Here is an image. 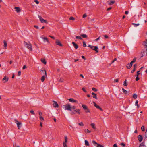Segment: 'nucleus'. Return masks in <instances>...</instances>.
I'll return each mask as SVG.
<instances>
[{
    "mask_svg": "<svg viewBox=\"0 0 147 147\" xmlns=\"http://www.w3.org/2000/svg\"><path fill=\"white\" fill-rule=\"evenodd\" d=\"M24 46L29 49L30 51H32V46L30 42H28V43H27L25 41H24Z\"/></svg>",
    "mask_w": 147,
    "mask_h": 147,
    "instance_id": "1",
    "label": "nucleus"
},
{
    "mask_svg": "<svg viewBox=\"0 0 147 147\" xmlns=\"http://www.w3.org/2000/svg\"><path fill=\"white\" fill-rule=\"evenodd\" d=\"M88 47H90L92 50H94L96 53H98V47L97 46H93L89 45Z\"/></svg>",
    "mask_w": 147,
    "mask_h": 147,
    "instance_id": "2",
    "label": "nucleus"
},
{
    "mask_svg": "<svg viewBox=\"0 0 147 147\" xmlns=\"http://www.w3.org/2000/svg\"><path fill=\"white\" fill-rule=\"evenodd\" d=\"M64 107V109L65 110L71 111V107L70 104H67L63 106Z\"/></svg>",
    "mask_w": 147,
    "mask_h": 147,
    "instance_id": "3",
    "label": "nucleus"
},
{
    "mask_svg": "<svg viewBox=\"0 0 147 147\" xmlns=\"http://www.w3.org/2000/svg\"><path fill=\"white\" fill-rule=\"evenodd\" d=\"M82 107L86 113H89L90 111L88 107L85 105L82 104Z\"/></svg>",
    "mask_w": 147,
    "mask_h": 147,
    "instance_id": "4",
    "label": "nucleus"
},
{
    "mask_svg": "<svg viewBox=\"0 0 147 147\" xmlns=\"http://www.w3.org/2000/svg\"><path fill=\"white\" fill-rule=\"evenodd\" d=\"M92 143L95 146H96V145H97V147H104L103 146L101 145L100 144H98L95 141L93 140L92 141Z\"/></svg>",
    "mask_w": 147,
    "mask_h": 147,
    "instance_id": "5",
    "label": "nucleus"
},
{
    "mask_svg": "<svg viewBox=\"0 0 147 147\" xmlns=\"http://www.w3.org/2000/svg\"><path fill=\"white\" fill-rule=\"evenodd\" d=\"M67 142V136L65 137V141L63 142V147H67L66 143Z\"/></svg>",
    "mask_w": 147,
    "mask_h": 147,
    "instance_id": "6",
    "label": "nucleus"
},
{
    "mask_svg": "<svg viewBox=\"0 0 147 147\" xmlns=\"http://www.w3.org/2000/svg\"><path fill=\"white\" fill-rule=\"evenodd\" d=\"M15 123L17 124V127L19 129H20L21 127V123H20L18 120L16 119L15 120Z\"/></svg>",
    "mask_w": 147,
    "mask_h": 147,
    "instance_id": "7",
    "label": "nucleus"
},
{
    "mask_svg": "<svg viewBox=\"0 0 147 147\" xmlns=\"http://www.w3.org/2000/svg\"><path fill=\"white\" fill-rule=\"evenodd\" d=\"M93 103L94 104V106L97 109H100L101 111H103V110L99 105H98L95 102H93Z\"/></svg>",
    "mask_w": 147,
    "mask_h": 147,
    "instance_id": "8",
    "label": "nucleus"
},
{
    "mask_svg": "<svg viewBox=\"0 0 147 147\" xmlns=\"http://www.w3.org/2000/svg\"><path fill=\"white\" fill-rule=\"evenodd\" d=\"M38 17L39 18L40 21L42 23H46L47 21L46 20L44 19L42 17L39 15H38Z\"/></svg>",
    "mask_w": 147,
    "mask_h": 147,
    "instance_id": "9",
    "label": "nucleus"
},
{
    "mask_svg": "<svg viewBox=\"0 0 147 147\" xmlns=\"http://www.w3.org/2000/svg\"><path fill=\"white\" fill-rule=\"evenodd\" d=\"M8 79L9 78L8 77H7L6 76H5L2 80L3 82L5 83L7 82Z\"/></svg>",
    "mask_w": 147,
    "mask_h": 147,
    "instance_id": "10",
    "label": "nucleus"
},
{
    "mask_svg": "<svg viewBox=\"0 0 147 147\" xmlns=\"http://www.w3.org/2000/svg\"><path fill=\"white\" fill-rule=\"evenodd\" d=\"M55 43L57 45L60 46H63L62 44L61 43L60 41L58 39L56 40Z\"/></svg>",
    "mask_w": 147,
    "mask_h": 147,
    "instance_id": "11",
    "label": "nucleus"
},
{
    "mask_svg": "<svg viewBox=\"0 0 147 147\" xmlns=\"http://www.w3.org/2000/svg\"><path fill=\"white\" fill-rule=\"evenodd\" d=\"M41 72V74L43 75H47L46 71L44 69H41L40 70Z\"/></svg>",
    "mask_w": 147,
    "mask_h": 147,
    "instance_id": "12",
    "label": "nucleus"
},
{
    "mask_svg": "<svg viewBox=\"0 0 147 147\" xmlns=\"http://www.w3.org/2000/svg\"><path fill=\"white\" fill-rule=\"evenodd\" d=\"M132 63L131 62L129 63L126 65V67L128 69H130L132 65Z\"/></svg>",
    "mask_w": 147,
    "mask_h": 147,
    "instance_id": "13",
    "label": "nucleus"
},
{
    "mask_svg": "<svg viewBox=\"0 0 147 147\" xmlns=\"http://www.w3.org/2000/svg\"><path fill=\"white\" fill-rule=\"evenodd\" d=\"M68 100L69 102L72 103L76 102L78 103V101L77 100H75L73 98H70L68 99Z\"/></svg>",
    "mask_w": 147,
    "mask_h": 147,
    "instance_id": "14",
    "label": "nucleus"
},
{
    "mask_svg": "<svg viewBox=\"0 0 147 147\" xmlns=\"http://www.w3.org/2000/svg\"><path fill=\"white\" fill-rule=\"evenodd\" d=\"M138 140L140 142H141L142 140L143 139L142 136L141 135H140L139 136H138Z\"/></svg>",
    "mask_w": 147,
    "mask_h": 147,
    "instance_id": "15",
    "label": "nucleus"
},
{
    "mask_svg": "<svg viewBox=\"0 0 147 147\" xmlns=\"http://www.w3.org/2000/svg\"><path fill=\"white\" fill-rule=\"evenodd\" d=\"M53 102H54L53 105V106L55 108L58 107V105L57 102L55 101H53Z\"/></svg>",
    "mask_w": 147,
    "mask_h": 147,
    "instance_id": "16",
    "label": "nucleus"
},
{
    "mask_svg": "<svg viewBox=\"0 0 147 147\" xmlns=\"http://www.w3.org/2000/svg\"><path fill=\"white\" fill-rule=\"evenodd\" d=\"M142 44L145 47H147V39L145 41L143 42Z\"/></svg>",
    "mask_w": 147,
    "mask_h": 147,
    "instance_id": "17",
    "label": "nucleus"
},
{
    "mask_svg": "<svg viewBox=\"0 0 147 147\" xmlns=\"http://www.w3.org/2000/svg\"><path fill=\"white\" fill-rule=\"evenodd\" d=\"M72 44L73 45V46H74V47L76 49H77L78 48V45L76 44L75 42H72Z\"/></svg>",
    "mask_w": 147,
    "mask_h": 147,
    "instance_id": "18",
    "label": "nucleus"
},
{
    "mask_svg": "<svg viewBox=\"0 0 147 147\" xmlns=\"http://www.w3.org/2000/svg\"><path fill=\"white\" fill-rule=\"evenodd\" d=\"M109 2L108 4L109 5L113 4L115 2V1L113 0H111L108 1Z\"/></svg>",
    "mask_w": 147,
    "mask_h": 147,
    "instance_id": "19",
    "label": "nucleus"
},
{
    "mask_svg": "<svg viewBox=\"0 0 147 147\" xmlns=\"http://www.w3.org/2000/svg\"><path fill=\"white\" fill-rule=\"evenodd\" d=\"M15 8L16 9V11L17 13H18L20 12V10L19 7H16Z\"/></svg>",
    "mask_w": 147,
    "mask_h": 147,
    "instance_id": "20",
    "label": "nucleus"
},
{
    "mask_svg": "<svg viewBox=\"0 0 147 147\" xmlns=\"http://www.w3.org/2000/svg\"><path fill=\"white\" fill-rule=\"evenodd\" d=\"M42 38L44 40V42H45L46 41H47L48 43H49V41L48 39L46 37H44V38Z\"/></svg>",
    "mask_w": 147,
    "mask_h": 147,
    "instance_id": "21",
    "label": "nucleus"
},
{
    "mask_svg": "<svg viewBox=\"0 0 147 147\" xmlns=\"http://www.w3.org/2000/svg\"><path fill=\"white\" fill-rule=\"evenodd\" d=\"M4 48H6V47L7 46V42L5 40H4Z\"/></svg>",
    "mask_w": 147,
    "mask_h": 147,
    "instance_id": "22",
    "label": "nucleus"
},
{
    "mask_svg": "<svg viewBox=\"0 0 147 147\" xmlns=\"http://www.w3.org/2000/svg\"><path fill=\"white\" fill-rule=\"evenodd\" d=\"M45 76H47V75H43L41 77V80L42 82H43L44 81Z\"/></svg>",
    "mask_w": 147,
    "mask_h": 147,
    "instance_id": "23",
    "label": "nucleus"
},
{
    "mask_svg": "<svg viewBox=\"0 0 147 147\" xmlns=\"http://www.w3.org/2000/svg\"><path fill=\"white\" fill-rule=\"evenodd\" d=\"M85 144L86 146H89V144L88 142L86 140H85Z\"/></svg>",
    "mask_w": 147,
    "mask_h": 147,
    "instance_id": "24",
    "label": "nucleus"
},
{
    "mask_svg": "<svg viewBox=\"0 0 147 147\" xmlns=\"http://www.w3.org/2000/svg\"><path fill=\"white\" fill-rule=\"evenodd\" d=\"M90 125L93 129H96V128L95 127V125L94 123H92Z\"/></svg>",
    "mask_w": 147,
    "mask_h": 147,
    "instance_id": "25",
    "label": "nucleus"
},
{
    "mask_svg": "<svg viewBox=\"0 0 147 147\" xmlns=\"http://www.w3.org/2000/svg\"><path fill=\"white\" fill-rule=\"evenodd\" d=\"M41 61L45 65L46 64V62L45 59L42 58L41 59Z\"/></svg>",
    "mask_w": 147,
    "mask_h": 147,
    "instance_id": "26",
    "label": "nucleus"
},
{
    "mask_svg": "<svg viewBox=\"0 0 147 147\" xmlns=\"http://www.w3.org/2000/svg\"><path fill=\"white\" fill-rule=\"evenodd\" d=\"M122 90L123 92L124 93V94H127V93H128L127 91L125 89H124L123 88L122 89Z\"/></svg>",
    "mask_w": 147,
    "mask_h": 147,
    "instance_id": "27",
    "label": "nucleus"
},
{
    "mask_svg": "<svg viewBox=\"0 0 147 147\" xmlns=\"http://www.w3.org/2000/svg\"><path fill=\"white\" fill-rule=\"evenodd\" d=\"M80 36L83 38H87V35L85 34H81Z\"/></svg>",
    "mask_w": 147,
    "mask_h": 147,
    "instance_id": "28",
    "label": "nucleus"
},
{
    "mask_svg": "<svg viewBox=\"0 0 147 147\" xmlns=\"http://www.w3.org/2000/svg\"><path fill=\"white\" fill-rule=\"evenodd\" d=\"M141 56L140 58L142 57L144 55V51H142L140 53Z\"/></svg>",
    "mask_w": 147,
    "mask_h": 147,
    "instance_id": "29",
    "label": "nucleus"
},
{
    "mask_svg": "<svg viewBox=\"0 0 147 147\" xmlns=\"http://www.w3.org/2000/svg\"><path fill=\"white\" fill-rule=\"evenodd\" d=\"M80 110L79 109H76L75 110V111L77 113H78V114H80Z\"/></svg>",
    "mask_w": 147,
    "mask_h": 147,
    "instance_id": "30",
    "label": "nucleus"
},
{
    "mask_svg": "<svg viewBox=\"0 0 147 147\" xmlns=\"http://www.w3.org/2000/svg\"><path fill=\"white\" fill-rule=\"evenodd\" d=\"M127 83L126 82V79H125L123 85L125 86H127Z\"/></svg>",
    "mask_w": 147,
    "mask_h": 147,
    "instance_id": "31",
    "label": "nucleus"
},
{
    "mask_svg": "<svg viewBox=\"0 0 147 147\" xmlns=\"http://www.w3.org/2000/svg\"><path fill=\"white\" fill-rule=\"evenodd\" d=\"M136 57H135L133 59V60L131 62L133 64L136 61Z\"/></svg>",
    "mask_w": 147,
    "mask_h": 147,
    "instance_id": "32",
    "label": "nucleus"
},
{
    "mask_svg": "<svg viewBox=\"0 0 147 147\" xmlns=\"http://www.w3.org/2000/svg\"><path fill=\"white\" fill-rule=\"evenodd\" d=\"M85 132L86 133H90L91 132V131H90L88 130V129H86L84 130Z\"/></svg>",
    "mask_w": 147,
    "mask_h": 147,
    "instance_id": "33",
    "label": "nucleus"
},
{
    "mask_svg": "<svg viewBox=\"0 0 147 147\" xmlns=\"http://www.w3.org/2000/svg\"><path fill=\"white\" fill-rule=\"evenodd\" d=\"M132 24L133 25L134 27H137V26H138L139 25V24H135L133 23Z\"/></svg>",
    "mask_w": 147,
    "mask_h": 147,
    "instance_id": "34",
    "label": "nucleus"
},
{
    "mask_svg": "<svg viewBox=\"0 0 147 147\" xmlns=\"http://www.w3.org/2000/svg\"><path fill=\"white\" fill-rule=\"evenodd\" d=\"M133 97L134 98L136 99L137 97V95L136 94H134L133 95Z\"/></svg>",
    "mask_w": 147,
    "mask_h": 147,
    "instance_id": "35",
    "label": "nucleus"
},
{
    "mask_svg": "<svg viewBox=\"0 0 147 147\" xmlns=\"http://www.w3.org/2000/svg\"><path fill=\"white\" fill-rule=\"evenodd\" d=\"M81 37V36H76V39H80V40H82V39Z\"/></svg>",
    "mask_w": 147,
    "mask_h": 147,
    "instance_id": "36",
    "label": "nucleus"
},
{
    "mask_svg": "<svg viewBox=\"0 0 147 147\" xmlns=\"http://www.w3.org/2000/svg\"><path fill=\"white\" fill-rule=\"evenodd\" d=\"M78 125L80 126H83L84 125L83 124V122H82L79 123H78Z\"/></svg>",
    "mask_w": 147,
    "mask_h": 147,
    "instance_id": "37",
    "label": "nucleus"
},
{
    "mask_svg": "<svg viewBox=\"0 0 147 147\" xmlns=\"http://www.w3.org/2000/svg\"><path fill=\"white\" fill-rule=\"evenodd\" d=\"M141 129L143 131H145L144 126H142V127H141Z\"/></svg>",
    "mask_w": 147,
    "mask_h": 147,
    "instance_id": "38",
    "label": "nucleus"
},
{
    "mask_svg": "<svg viewBox=\"0 0 147 147\" xmlns=\"http://www.w3.org/2000/svg\"><path fill=\"white\" fill-rule=\"evenodd\" d=\"M93 97L96 99H97V94H95L93 96Z\"/></svg>",
    "mask_w": 147,
    "mask_h": 147,
    "instance_id": "39",
    "label": "nucleus"
},
{
    "mask_svg": "<svg viewBox=\"0 0 147 147\" xmlns=\"http://www.w3.org/2000/svg\"><path fill=\"white\" fill-rule=\"evenodd\" d=\"M83 45L84 47H86V45L84 41L83 42Z\"/></svg>",
    "mask_w": 147,
    "mask_h": 147,
    "instance_id": "40",
    "label": "nucleus"
},
{
    "mask_svg": "<svg viewBox=\"0 0 147 147\" xmlns=\"http://www.w3.org/2000/svg\"><path fill=\"white\" fill-rule=\"evenodd\" d=\"M140 147H146L145 146L142 144H140Z\"/></svg>",
    "mask_w": 147,
    "mask_h": 147,
    "instance_id": "41",
    "label": "nucleus"
},
{
    "mask_svg": "<svg viewBox=\"0 0 147 147\" xmlns=\"http://www.w3.org/2000/svg\"><path fill=\"white\" fill-rule=\"evenodd\" d=\"M119 81V79H115L114 80V82H117Z\"/></svg>",
    "mask_w": 147,
    "mask_h": 147,
    "instance_id": "42",
    "label": "nucleus"
},
{
    "mask_svg": "<svg viewBox=\"0 0 147 147\" xmlns=\"http://www.w3.org/2000/svg\"><path fill=\"white\" fill-rule=\"evenodd\" d=\"M92 90L93 91H94V92H96L97 91V90L94 88H93Z\"/></svg>",
    "mask_w": 147,
    "mask_h": 147,
    "instance_id": "43",
    "label": "nucleus"
},
{
    "mask_svg": "<svg viewBox=\"0 0 147 147\" xmlns=\"http://www.w3.org/2000/svg\"><path fill=\"white\" fill-rule=\"evenodd\" d=\"M59 81L61 82H63L64 81V79L63 78H60L59 80Z\"/></svg>",
    "mask_w": 147,
    "mask_h": 147,
    "instance_id": "44",
    "label": "nucleus"
},
{
    "mask_svg": "<svg viewBox=\"0 0 147 147\" xmlns=\"http://www.w3.org/2000/svg\"><path fill=\"white\" fill-rule=\"evenodd\" d=\"M34 1L37 4H38L39 3V2L38 1V0H34Z\"/></svg>",
    "mask_w": 147,
    "mask_h": 147,
    "instance_id": "45",
    "label": "nucleus"
},
{
    "mask_svg": "<svg viewBox=\"0 0 147 147\" xmlns=\"http://www.w3.org/2000/svg\"><path fill=\"white\" fill-rule=\"evenodd\" d=\"M70 20H75V18L72 17H70L69 18Z\"/></svg>",
    "mask_w": 147,
    "mask_h": 147,
    "instance_id": "46",
    "label": "nucleus"
},
{
    "mask_svg": "<svg viewBox=\"0 0 147 147\" xmlns=\"http://www.w3.org/2000/svg\"><path fill=\"white\" fill-rule=\"evenodd\" d=\"M30 112L32 114L34 115L35 113H34V112L33 110H31Z\"/></svg>",
    "mask_w": 147,
    "mask_h": 147,
    "instance_id": "47",
    "label": "nucleus"
},
{
    "mask_svg": "<svg viewBox=\"0 0 147 147\" xmlns=\"http://www.w3.org/2000/svg\"><path fill=\"white\" fill-rule=\"evenodd\" d=\"M39 118L40 119V120H41V121H43L44 120V118L42 117H42H39Z\"/></svg>",
    "mask_w": 147,
    "mask_h": 147,
    "instance_id": "48",
    "label": "nucleus"
},
{
    "mask_svg": "<svg viewBox=\"0 0 147 147\" xmlns=\"http://www.w3.org/2000/svg\"><path fill=\"white\" fill-rule=\"evenodd\" d=\"M137 67V65L136 64H135L134 65V69H136V68Z\"/></svg>",
    "mask_w": 147,
    "mask_h": 147,
    "instance_id": "49",
    "label": "nucleus"
},
{
    "mask_svg": "<svg viewBox=\"0 0 147 147\" xmlns=\"http://www.w3.org/2000/svg\"><path fill=\"white\" fill-rule=\"evenodd\" d=\"M139 77L138 76H137L136 78V81H138L139 80Z\"/></svg>",
    "mask_w": 147,
    "mask_h": 147,
    "instance_id": "50",
    "label": "nucleus"
},
{
    "mask_svg": "<svg viewBox=\"0 0 147 147\" xmlns=\"http://www.w3.org/2000/svg\"><path fill=\"white\" fill-rule=\"evenodd\" d=\"M100 36H99L98 38H96V39L95 40H94L95 41H98V40L99 39H100Z\"/></svg>",
    "mask_w": 147,
    "mask_h": 147,
    "instance_id": "51",
    "label": "nucleus"
},
{
    "mask_svg": "<svg viewBox=\"0 0 147 147\" xmlns=\"http://www.w3.org/2000/svg\"><path fill=\"white\" fill-rule=\"evenodd\" d=\"M140 71L139 70L137 72V74H136V75L137 76H138V75H139V74H140V73H139V72Z\"/></svg>",
    "mask_w": 147,
    "mask_h": 147,
    "instance_id": "52",
    "label": "nucleus"
},
{
    "mask_svg": "<svg viewBox=\"0 0 147 147\" xmlns=\"http://www.w3.org/2000/svg\"><path fill=\"white\" fill-rule=\"evenodd\" d=\"M87 16V15L86 14H84L83 15L82 17L83 18H84Z\"/></svg>",
    "mask_w": 147,
    "mask_h": 147,
    "instance_id": "53",
    "label": "nucleus"
},
{
    "mask_svg": "<svg viewBox=\"0 0 147 147\" xmlns=\"http://www.w3.org/2000/svg\"><path fill=\"white\" fill-rule=\"evenodd\" d=\"M39 115H40V117H42V112H39Z\"/></svg>",
    "mask_w": 147,
    "mask_h": 147,
    "instance_id": "54",
    "label": "nucleus"
},
{
    "mask_svg": "<svg viewBox=\"0 0 147 147\" xmlns=\"http://www.w3.org/2000/svg\"><path fill=\"white\" fill-rule=\"evenodd\" d=\"M21 72L20 71H19L18 72V76H20L21 75Z\"/></svg>",
    "mask_w": 147,
    "mask_h": 147,
    "instance_id": "55",
    "label": "nucleus"
},
{
    "mask_svg": "<svg viewBox=\"0 0 147 147\" xmlns=\"http://www.w3.org/2000/svg\"><path fill=\"white\" fill-rule=\"evenodd\" d=\"M121 144L123 147H125V144L123 143H121Z\"/></svg>",
    "mask_w": 147,
    "mask_h": 147,
    "instance_id": "56",
    "label": "nucleus"
},
{
    "mask_svg": "<svg viewBox=\"0 0 147 147\" xmlns=\"http://www.w3.org/2000/svg\"><path fill=\"white\" fill-rule=\"evenodd\" d=\"M82 90L85 92H86V91L84 88H82Z\"/></svg>",
    "mask_w": 147,
    "mask_h": 147,
    "instance_id": "57",
    "label": "nucleus"
},
{
    "mask_svg": "<svg viewBox=\"0 0 147 147\" xmlns=\"http://www.w3.org/2000/svg\"><path fill=\"white\" fill-rule=\"evenodd\" d=\"M26 68V66L25 65H24L23 67V69H24Z\"/></svg>",
    "mask_w": 147,
    "mask_h": 147,
    "instance_id": "58",
    "label": "nucleus"
},
{
    "mask_svg": "<svg viewBox=\"0 0 147 147\" xmlns=\"http://www.w3.org/2000/svg\"><path fill=\"white\" fill-rule=\"evenodd\" d=\"M104 36L105 38L106 39H107L108 38V36L107 35H105Z\"/></svg>",
    "mask_w": 147,
    "mask_h": 147,
    "instance_id": "59",
    "label": "nucleus"
},
{
    "mask_svg": "<svg viewBox=\"0 0 147 147\" xmlns=\"http://www.w3.org/2000/svg\"><path fill=\"white\" fill-rule=\"evenodd\" d=\"M129 13V12L128 11H125V14H126V15H127Z\"/></svg>",
    "mask_w": 147,
    "mask_h": 147,
    "instance_id": "60",
    "label": "nucleus"
},
{
    "mask_svg": "<svg viewBox=\"0 0 147 147\" xmlns=\"http://www.w3.org/2000/svg\"><path fill=\"white\" fill-rule=\"evenodd\" d=\"M34 26L36 29H38V26H36V25H34Z\"/></svg>",
    "mask_w": 147,
    "mask_h": 147,
    "instance_id": "61",
    "label": "nucleus"
},
{
    "mask_svg": "<svg viewBox=\"0 0 147 147\" xmlns=\"http://www.w3.org/2000/svg\"><path fill=\"white\" fill-rule=\"evenodd\" d=\"M135 69H133V70H132L131 71V73H134V71H135Z\"/></svg>",
    "mask_w": 147,
    "mask_h": 147,
    "instance_id": "62",
    "label": "nucleus"
},
{
    "mask_svg": "<svg viewBox=\"0 0 147 147\" xmlns=\"http://www.w3.org/2000/svg\"><path fill=\"white\" fill-rule=\"evenodd\" d=\"M138 100H136V102H135V105H138Z\"/></svg>",
    "mask_w": 147,
    "mask_h": 147,
    "instance_id": "63",
    "label": "nucleus"
},
{
    "mask_svg": "<svg viewBox=\"0 0 147 147\" xmlns=\"http://www.w3.org/2000/svg\"><path fill=\"white\" fill-rule=\"evenodd\" d=\"M113 147H118L116 144H115L113 145Z\"/></svg>",
    "mask_w": 147,
    "mask_h": 147,
    "instance_id": "64",
    "label": "nucleus"
}]
</instances>
